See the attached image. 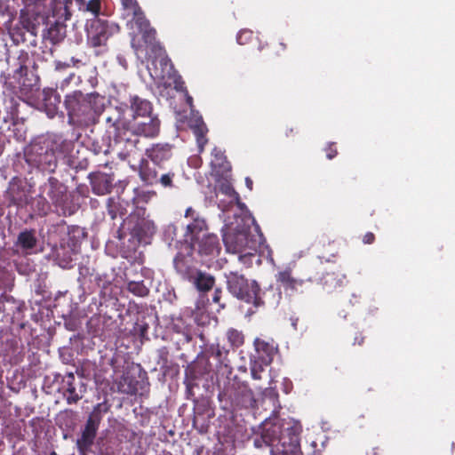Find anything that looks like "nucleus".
I'll list each match as a JSON object with an SVG mask.
<instances>
[{
	"label": "nucleus",
	"mask_w": 455,
	"mask_h": 455,
	"mask_svg": "<svg viewBox=\"0 0 455 455\" xmlns=\"http://www.w3.org/2000/svg\"><path fill=\"white\" fill-rule=\"evenodd\" d=\"M121 3L124 9L125 15L129 12H135L139 8L136 0H121Z\"/></svg>",
	"instance_id": "32"
},
{
	"label": "nucleus",
	"mask_w": 455,
	"mask_h": 455,
	"mask_svg": "<svg viewBox=\"0 0 455 455\" xmlns=\"http://www.w3.org/2000/svg\"><path fill=\"white\" fill-rule=\"evenodd\" d=\"M374 241V235L372 233H367L363 236V243H371Z\"/></svg>",
	"instance_id": "39"
},
{
	"label": "nucleus",
	"mask_w": 455,
	"mask_h": 455,
	"mask_svg": "<svg viewBox=\"0 0 455 455\" xmlns=\"http://www.w3.org/2000/svg\"><path fill=\"white\" fill-rule=\"evenodd\" d=\"M264 363L259 360H255L251 363V375L253 379H262L261 373L264 371Z\"/></svg>",
	"instance_id": "30"
},
{
	"label": "nucleus",
	"mask_w": 455,
	"mask_h": 455,
	"mask_svg": "<svg viewBox=\"0 0 455 455\" xmlns=\"http://www.w3.org/2000/svg\"><path fill=\"white\" fill-rule=\"evenodd\" d=\"M131 131H120L117 136H112L118 147V156L121 159L126 160L137 153V146L140 142L138 138H131L128 135Z\"/></svg>",
	"instance_id": "10"
},
{
	"label": "nucleus",
	"mask_w": 455,
	"mask_h": 455,
	"mask_svg": "<svg viewBox=\"0 0 455 455\" xmlns=\"http://www.w3.org/2000/svg\"><path fill=\"white\" fill-rule=\"evenodd\" d=\"M188 103L190 104V103H191V101H192V98H191V97H188Z\"/></svg>",
	"instance_id": "48"
},
{
	"label": "nucleus",
	"mask_w": 455,
	"mask_h": 455,
	"mask_svg": "<svg viewBox=\"0 0 455 455\" xmlns=\"http://www.w3.org/2000/svg\"><path fill=\"white\" fill-rule=\"evenodd\" d=\"M201 257L214 258L220 251V244L217 235L212 234H203L201 239L194 242Z\"/></svg>",
	"instance_id": "11"
},
{
	"label": "nucleus",
	"mask_w": 455,
	"mask_h": 455,
	"mask_svg": "<svg viewBox=\"0 0 455 455\" xmlns=\"http://www.w3.org/2000/svg\"><path fill=\"white\" fill-rule=\"evenodd\" d=\"M60 68V64H58V65L56 66V68Z\"/></svg>",
	"instance_id": "49"
},
{
	"label": "nucleus",
	"mask_w": 455,
	"mask_h": 455,
	"mask_svg": "<svg viewBox=\"0 0 455 455\" xmlns=\"http://www.w3.org/2000/svg\"><path fill=\"white\" fill-rule=\"evenodd\" d=\"M301 431V425L291 421L287 423L282 433L279 427L274 426L263 434L262 438L272 448V455H302L299 445Z\"/></svg>",
	"instance_id": "2"
},
{
	"label": "nucleus",
	"mask_w": 455,
	"mask_h": 455,
	"mask_svg": "<svg viewBox=\"0 0 455 455\" xmlns=\"http://www.w3.org/2000/svg\"><path fill=\"white\" fill-rule=\"evenodd\" d=\"M247 188L251 190L252 189V180L250 178L245 179Z\"/></svg>",
	"instance_id": "42"
},
{
	"label": "nucleus",
	"mask_w": 455,
	"mask_h": 455,
	"mask_svg": "<svg viewBox=\"0 0 455 455\" xmlns=\"http://www.w3.org/2000/svg\"><path fill=\"white\" fill-rule=\"evenodd\" d=\"M189 258L179 253L174 259V267L181 277L191 283L197 291L207 292L215 284L213 275L191 266Z\"/></svg>",
	"instance_id": "4"
},
{
	"label": "nucleus",
	"mask_w": 455,
	"mask_h": 455,
	"mask_svg": "<svg viewBox=\"0 0 455 455\" xmlns=\"http://www.w3.org/2000/svg\"><path fill=\"white\" fill-rule=\"evenodd\" d=\"M109 214L111 215V218H112V219H115V218H116V213H115V212H113V211H109Z\"/></svg>",
	"instance_id": "45"
},
{
	"label": "nucleus",
	"mask_w": 455,
	"mask_h": 455,
	"mask_svg": "<svg viewBox=\"0 0 455 455\" xmlns=\"http://www.w3.org/2000/svg\"><path fill=\"white\" fill-rule=\"evenodd\" d=\"M140 176L148 184L153 185L157 183V172L154 168L148 166V164L140 166Z\"/></svg>",
	"instance_id": "24"
},
{
	"label": "nucleus",
	"mask_w": 455,
	"mask_h": 455,
	"mask_svg": "<svg viewBox=\"0 0 455 455\" xmlns=\"http://www.w3.org/2000/svg\"><path fill=\"white\" fill-rule=\"evenodd\" d=\"M277 280L285 287L291 289H296L298 285H301V281L294 279L289 270L280 272L278 274Z\"/></svg>",
	"instance_id": "27"
},
{
	"label": "nucleus",
	"mask_w": 455,
	"mask_h": 455,
	"mask_svg": "<svg viewBox=\"0 0 455 455\" xmlns=\"http://www.w3.org/2000/svg\"><path fill=\"white\" fill-rule=\"evenodd\" d=\"M12 200L17 204H20V200H18V199H15V198H13Z\"/></svg>",
	"instance_id": "47"
},
{
	"label": "nucleus",
	"mask_w": 455,
	"mask_h": 455,
	"mask_svg": "<svg viewBox=\"0 0 455 455\" xmlns=\"http://www.w3.org/2000/svg\"><path fill=\"white\" fill-rule=\"evenodd\" d=\"M72 0H52V16L56 19L55 23H61L70 19V5Z\"/></svg>",
	"instance_id": "15"
},
{
	"label": "nucleus",
	"mask_w": 455,
	"mask_h": 455,
	"mask_svg": "<svg viewBox=\"0 0 455 455\" xmlns=\"http://www.w3.org/2000/svg\"><path fill=\"white\" fill-rule=\"evenodd\" d=\"M206 228L205 220L202 218L196 217L194 218L192 223L188 225L187 229L191 235V240L196 242L198 239H201L200 234L206 230Z\"/></svg>",
	"instance_id": "22"
},
{
	"label": "nucleus",
	"mask_w": 455,
	"mask_h": 455,
	"mask_svg": "<svg viewBox=\"0 0 455 455\" xmlns=\"http://www.w3.org/2000/svg\"><path fill=\"white\" fill-rule=\"evenodd\" d=\"M70 261H71V259L65 260L64 262H60V265L62 267H70Z\"/></svg>",
	"instance_id": "44"
},
{
	"label": "nucleus",
	"mask_w": 455,
	"mask_h": 455,
	"mask_svg": "<svg viewBox=\"0 0 455 455\" xmlns=\"http://www.w3.org/2000/svg\"><path fill=\"white\" fill-rule=\"evenodd\" d=\"M65 28L60 23H55L50 27L47 31V38L52 43L57 44L64 38Z\"/></svg>",
	"instance_id": "26"
},
{
	"label": "nucleus",
	"mask_w": 455,
	"mask_h": 455,
	"mask_svg": "<svg viewBox=\"0 0 455 455\" xmlns=\"http://www.w3.org/2000/svg\"><path fill=\"white\" fill-rule=\"evenodd\" d=\"M159 62L162 66H164L165 68H169V69H172V66L169 64L168 60H166L165 58L161 57Z\"/></svg>",
	"instance_id": "40"
},
{
	"label": "nucleus",
	"mask_w": 455,
	"mask_h": 455,
	"mask_svg": "<svg viewBox=\"0 0 455 455\" xmlns=\"http://www.w3.org/2000/svg\"><path fill=\"white\" fill-rule=\"evenodd\" d=\"M74 374H68L66 380L67 388L64 393L68 404L76 403L83 396L82 390L80 389L79 392L76 390V387L74 385Z\"/></svg>",
	"instance_id": "19"
},
{
	"label": "nucleus",
	"mask_w": 455,
	"mask_h": 455,
	"mask_svg": "<svg viewBox=\"0 0 455 455\" xmlns=\"http://www.w3.org/2000/svg\"><path fill=\"white\" fill-rule=\"evenodd\" d=\"M132 119H139L144 116H151L152 107L148 100H143L138 96L131 98Z\"/></svg>",
	"instance_id": "13"
},
{
	"label": "nucleus",
	"mask_w": 455,
	"mask_h": 455,
	"mask_svg": "<svg viewBox=\"0 0 455 455\" xmlns=\"http://www.w3.org/2000/svg\"><path fill=\"white\" fill-rule=\"evenodd\" d=\"M251 36H252V33L249 30L241 31L237 35V38H236L238 44H244L247 41H249L251 39Z\"/></svg>",
	"instance_id": "34"
},
{
	"label": "nucleus",
	"mask_w": 455,
	"mask_h": 455,
	"mask_svg": "<svg viewBox=\"0 0 455 455\" xmlns=\"http://www.w3.org/2000/svg\"><path fill=\"white\" fill-rule=\"evenodd\" d=\"M132 47H133L137 52L141 51L142 46H141V45H138V46H137V45L135 44V38H133V39H132Z\"/></svg>",
	"instance_id": "43"
},
{
	"label": "nucleus",
	"mask_w": 455,
	"mask_h": 455,
	"mask_svg": "<svg viewBox=\"0 0 455 455\" xmlns=\"http://www.w3.org/2000/svg\"><path fill=\"white\" fill-rule=\"evenodd\" d=\"M127 108L118 106L107 112L106 129L109 136H117L120 131H131L132 135L154 138L160 132V120L156 116H144L139 119H129L126 116Z\"/></svg>",
	"instance_id": "1"
},
{
	"label": "nucleus",
	"mask_w": 455,
	"mask_h": 455,
	"mask_svg": "<svg viewBox=\"0 0 455 455\" xmlns=\"http://www.w3.org/2000/svg\"><path fill=\"white\" fill-rule=\"evenodd\" d=\"M85 10L92 12L94 16H98L100 11V0H90L86 4Z\"/></svg>",
	"instance_id": "31"
},
{
	"label": "nucleus",
	"mask_w": 455,
	"mask_h": 455,
	"mask_svg": "<svg viewBox=\"0 0 455 455\" xmlns=\"http://www.w3.org/2000/svg\"><path fill=\"white\" fill-rule=\"evenodd\" d=\"M120 392L127 395H135L139 390V381L132 379L128 373H124L118 383Z\"/></svg>",
	"instance_id": "20"
},
{
	"label": "nucleus",
	"mask_w": 455,
	"mask_h": 455,
	"mask_svg": "<svg viewBox=\"0 0 455 455\" xmlns=\"http://www.w3.org/2000/svg\"><path fill=\"white\" fill-rule=\"evenodd\" d=\"M221 294H222L221 290L220 289H216L214 291V294H213V297H212V301L214 303L220 304Z\"/></svg>",
	"instance_id": "35"
},
{
	"label": "nucleus",
	"mask_w": 455,
	"mask_h": 455,
	"mask_svg": "<svg viewBox=\"0 0 455 455\" xmlns=\"http://www.w3.org/2000/svg\"><path fill=\"white\" fill-rule=\"evenodd\" d=\"M254 346L258 354V360L264 363L265 365L269 364L272 362L273 357L277 350L274 341H267L265 339L257 338L254 340Z\"/></svg>",
	"instance_id": "12"
},
{
	"label": "nucleus",
	"mask_w": 455,
	"mask_h": 455,
	"mask_svg": "<svg viewBox=\"0 0 455 455\" xmlns=\"http://www.w3.org/2000/svg\"><path fill=\"white\" fill-rule=\"evenodd\" d=\"M65 188L56 179H49L47 196L56 205H60L65 200Z\"/></svg>",
	"instance_id": "16"
},
{
	"label": "nucleus",
	"mask_w": 455,
	"mask_h": 455,
	"mask_svg": "<svg viewBox=\"0 0 455 455\" xmlns=\"http://www.w3.org/2000/svg\"><path fill=\"white\" fill-rule=\"evenodd\" d=\"M44 0H22L23 4L27 6V7H30V6H36L38 5L40 3L44 2Z\"/></svg>",
	"instance_id": "36"
},
{
	"label": "nucleus",
	"mask_w": 455,
	"mask_h": 455,
	"mask_svg": "<svg viewBox=\"0 0 455 455\" xmlns=\"http://www.w3.org/2000/svg\"><path fill=\"white\" fill-rule=\"evenodd\" d=\"M151 76H155L157 79H163L164 80L165 78V76H166V74H165L164 70H162V71L158 72V70L156 69L154 71V73H151Z\"/></svg>",
	"instance_id": "37"
},
{
	"label": "nucleus",
	"mask_w": 455,
	"mask_h": 455,
	"mask_svg": "<svg viewBox=\"0 0 455 455\" xmlns=\"http://www.w3.org/2000/svg\"><path fill=\"white\" fill-rule=\"evenodd\" d=\"M127 289L132 294L140 297H145L149 292V290L148 287H146L143 282H129L127 284Z\"/></svg>",
	"instance_id": "28"
},
{
	"label": "nucleus",
	"mask_w": 455,
	"mask_h": 455,
	"mask_svg": "<svg viewBox=\"0 0 455 455\" xmlns=\"http://www.w3.org/2000/svg\"><path fill=\"white\" fill-rule=\"evenodd\" d=\"M37 243L34 230H24L18 235L16 244L20 246L26 254H30Z\"/></svg>",
	"instance_id": "17"
},
{
	"label": "nucleus",
	"mask_w": 455,
	"mask_h": 455,
	"mask_svg": "<svg viewBox=\"0 0 455 455\" xmlns=\"http://www.w3.org/2000/svg\"><path fill=\"white\" fill-rule=\"evenodd\" d=\"M194 134L196 137V142L199 148V152H203L204 146L207 144L208 140L206 133L208 132L206 125L202 120H197L196 124L192 126Z\"/></svg>",
	"instance_id": "21"
},
{
	"label": "nucleus",
	"mask_w": 455,
	"mask_h": 455,
	"mask_svg": "<svg viewBox=\"0 0 455 455\" xmlns=\"http://www.w3.org/2000/svg\"><path fill=\"white\" fill-rule=\"evenodd\" d=\"M219 190L230 197L235 196V190L228 182H223L219 188Z\"/></svg>",
	"instance_id": "33"
},
{
	"label": "nucleus",
	"mask_w": 455,
	"mask_h": 455,
	"mask_svg": "<svg viewBox=\"0 0 455 455\" xmlns=\"http://www.w3.org/2000/svg\"><path fill=\"white\" fill-rule=\"evenodd\" d=\"M228 291L236 298L251 303L255 307L263 305L259 296V287L255 281L246 279L238 272H230L226 275Z\"/></svg>",
	"instance_id": "5"
},
{
	"label": "nucleus",
	"mask_w": 455,
	"mask_h": 455,
	"mask_svg": "<svg viewBox=\"0 0 455 455\" xmlns=\"http://www.w3.org/2000/svg\"><path fill=\"white\" fill-rule=\"evenodd\" d=\"M65 106L70 121H86L92 113L91 102L81 92H74L67 95Z\"/></svg>",
	"instance_id": "6"
},
{
	"label": "nucleus",
	"mask_w": 455,
	"mask_h": 455,
	"mask_svg": "<svg viewBox=\"0 0 455 455\" xmlns=\"http://www.w3.org/2000/svg\"><path fill=\"white\" fill-rule=\"evenodd\" d=\"M228 341L230 346L233 347H239L244 342V335L241 331H238L234 328H230L227 331L226 333Z\"/></svg>",
	"instance_id": "25"
},
{
	"label": "nucleus",
	"mask_w": 455,
	"mask_h": 455,
	"mask_svg": "<svg viewBox=\"0 0 455 455\" xmlns=\"http://www.w3.org/2000/svg\"><path fill=\"white\" fill-rule=\"evenodd\" d=\"M100 406V405L99 404L95 407L90 414L84 429L82 432V435L77 439L76 445L81 454L87 452L93 444L99 425L101 420V415L99 409Z\"/></svg>",
	"instance_id": "8"
},
{
	"label": "nucleus",
	"mask_w": 455,
	"mask_h": 455,
	"mask_svg": "<svg viewBox=\"0 0 455 455\" xmlns=\"http://www.w3.org/2000/svg\"><path fill=\"white\" fill-rule=\"evenodd\" d=\"M185 217L186 218H189L190 217V218H192L194 220V218H196L198 216L196 214L195 210L193 208L189 207L186 211Z\"/></svg>",
	"instance_id": "38"
},
{
	"label": "nucleus",
	"mask_w": 455,
	"mask_h": 455,
	"mask_svg": "<svg viewBox=\"0 0 455 455\" xmlns=\"http://www.w3.org/2000/svg\"><path fill=\"white\" fill-rule=\"evenodd\" d=\"M118 30L119 27L116 24H109L104 20L95 18L88 28V41L93 47L103 45L109 36Z\"/></svg>",
	"instance_id": "7"
},
{
	"label": "nucleus",
	"mask_w": 455,
	"mask_h": 455,
	"mask_svg": "<svg viewBox=\"0 0 455 455\" xmlns=\"http://www.w3.org/2000/svg\"><path fill=\"white\" fill-rule=\"evenodd\" d=\"M174 178L175 173L173 172H169L167 173H164L157 178V183H159L164 188H174Z\"/></svg>",
	"instance_id": "29"
},
{
	"label": "nucleus",
	"mask_w": 455,
	"mask_h": 455,
	"mask_svg": "<svg viewBox=\"0 0 455 455\" xmlns=\"http://www.w3.org/2000/svg\"><path fill=\"white\" fill-rule=\"evenodd\" d=\"M236 225L227 227L223 235V242L228 251L232 253H243L239 259L246 255H252L251 251L256 250L257 242L250 236L249 228L243 223L242 218L235 220Z\"/></svg>",
	"instance_id": "3"
},
{
	"label": "nucleus",
	"mask_w": 455,
	"mask_h": 455,
	"mask_svg": "<svg viewBox=\"0 0 455 455\" xmlns=\"http://www.w3.org/2000/svg\"><path fill=\"white\" fill-rule=\"evenodd\" d=\"M35 161L42 170L49 172H54L57 166V159L52 148L46 149L44 153H40L37 159Z\"/></svg>",
	"instance_id": "18"
},
{
	"label": "nucleus",
	"mask_w": 455,
	"mask_h": 455,
	"mask_svg": "<svg viewBox=\"0 0 455 455\" xmlns=\"http://www.w3.org/2000/svg\"><path fill=\"white\" fill-rule=\"evenodd\" d=\"M212 154L213 159H212L211 164L214 170L225 172L229 169L228 163L226 161V157L221 150L214 148Z\"/></svg>",
	"instance_id": "23"
},
{
	"label": "nucleus",
	"mask_w": 455,
	"mask_h": 455,
	"mask_svg": "<svg viewBox=\"0 0 455 455\" xmlns=\"http://www.w3.org/2000/svg\"><path fill=\"white\" fill-rule=\"evenodd\" d=\"M148 156L157 165L172 157V146L170 144H156L147 150Z\"/></svg>",
	"instance_id": "14"
},
{
	"label": "nucleus",
	"mask_w": 455,
	"mask_h": 455,
	"mask_svg": "<svg viewBox=\"0 0 455 455\" xmlns=\"http://www.w3.org/2000/svg\"><path fill=\"white\" fill-rule=\"evenodd\" d=\"M126 17L131 18L129 21L137 26L142 34V39L147 47H150L152 50L158 48V45L155 43L156 31L149 27V23L145 19L140 7L135 12L127 13Z\"/></svg>",
	"instance_id": "9"
},
{
	"label": "nucleus",
	"mask_w": 455,
	"mask_h": 455,
	"mask_svg": "<svg viewBox=\"0 0 455 455\" xmlns=\"http://www.w3.org/2000/svg\"><path fill=\"white\" fill-rule=\"evenodd\" d=\"M336 154H337L336 149L330 148L327 152V157L329 159H331L336 156Z\"/></svg>",
	"instance_id": "41"
},
{
	"label": "nucleus",
	"mask_w": 455,
	"mask_h": 455,
	"mask_svg": "<svg viewBox=\"0 0 455 455\" xmlns=\"http://www.w3.org/2000/svg\"><path fill=\"white\" fill-rule=\"evenodd\" d=\"M220 355H221V352L220 349H218L216 352V356L220 357Z\"/></svg>",
	"instance_id": "46"
}]
</instances>
